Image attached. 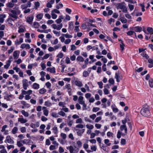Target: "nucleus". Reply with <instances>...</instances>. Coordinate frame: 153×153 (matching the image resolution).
I'll use <instances>...</instances> for the list:
<instances>
[{
	"mask_svg": "<svg viewBox=\"0 0 153 153\" xmlns=\"http://www.w3.org/2000/svg\"><path fill=\"white\" fill-rule=\"evenodd\" d=\"M11 13L9 15L11 17L17 19L18 18L17 15L21 13V11L19 9V8L18 6L15 7L13 9L10 10Z\"/></svg>",
	"mask_w": 153,
	"mask_h": 153,
	"instance_id": "1",
	"label": "nucleus"
},
{
	"mask_svg": "<svg viewBox=\"0 0 153 153\" xmlns=\"http://www.w3.org/2000/svg\"><path fill=\"white\" fill-rule=\"evenodd\" d=\"M140 112L142 115L148 117L150 115V108L147 105H145L141 109Z\"/></svg>",
	"mask_w": 153,
	"mask_h": 153,
	"instance_id": "2",
	"label": "nucleus"
},
{
	"mask_svg": "<svg viewBox=\"0 0 153 153\" xmlns=\"http://www.w3.org/2000/svg\"><path fill=\"white\" fill-rule=\"evenodd\" d=\"M66 148L68 150H69L70 153H77L79 151L78 148L75 149L72 146L67 147Z\"/></svg>",
	"mask_w": 153,
	"mask_h": 153,
	"instance_id": "3",
	"label": "nucleus"
},
{
	"mask_svg": "<svg viewBox=\"0 0 153 153\" xmlns=\"http://www.w3.org/2000/svg\"><path fill=\"white\" fill-rule=\"evenodd\" d=\"M130 29L133 30L134 32H140L142 30V27L138 26L131 27H130Z\"/></svg>",
	"mask_w": 153,
	"mask_h": 153,
	"instance_id": "4",
	"label": "nucleus"
},
{
	"mask_svg": "<svg viewBox=\"0 0 153 153\" xmlns=\"http://www.w3.org/2000/svg\"><path fill=\"white\" fill-rule=\"evenodd\" d=\"M63 25L61 23L59 25H56V24H53L51 25L52 27L54 29H56L57 30H60L62 27Z\"/></svg>",
	"mask_w": 153,
	"mask_h": 153,
	"instance_id": "5",
	"label": "nucleus"
},
{
	"mask_svg": "<svg viewBox=\"0 0 153 153\" xmlns=\"http://www.w3.org/2000/svg\"><path fill=\"white\" fill-rule=\"evenodd\" d=\"M5 142L10 144H13L14 143V141L11 138L10 136L9 135H8L6 137Z\"/></svg>",
	"mask_w": 153,
	"mask_h": 153,
	"instance_id": "6",
	"label": "nucleus"
},
{
	"mask_svg": "<svg viewBox=\"0 0 153 153\" xmlns=\"http://www.w3.org/2000/svg\"><path fill=\"white\" fill-rule=\"evenodd\" d=\"M23 87V88L26 90L28 86V81L27 79H24L22 81Z\"/></svg>",
	"mask_w": 153,
	"mask_h": 153,
	"instance_id": "7",
	"label": "nucleus"
},
{
	"mask_svg": "<svg viewBox=\"0 0 153 153\" xmlns=\"http://www.w3.org/2000/svg\"><path fill=\"white\" fill-rule=\"evenodd\" d=\"M65 88L67 89V91L70 96L72 95L71 89V85L69 84H68L65 86Z\"/></svg>",
	"mask_w": 153,
	"mask_h": 153,
	"instance_id": "8",
	"label": "nucleus"
},
{
	"mask_svg": "<svg viewBox=\"0 0 153 153\" xmlns=\"http://www.w3.org/2000/svg\"><path fill=\"white\" fill-rule=\"evenodd\" d=\"M20 51H15L13 54L14 59H17L19 58Z\"/></svg>",
	"mask_w": 153,
	"mask_h": 153,
	"instance_id": "9",
	"label": "nucleus"
},
{
	"mask_svg": "<svg viewBox=\"0 0 153 153\" xmlns=\"http://www.w3.org/2000/svg\"><path fill=\"white\" fill-rule=\"evenodd\" d=\"M76 131H77V135L79 136H81L83 133L84 132L85 129H82L81 130H79L78 129H76Z\"/></svg>",
	"mask_w": 153,
	"mask_h": 153,
	"instance_id": "10",
	"label": "nucleus"
},
{
	"mask_svg": "<svg viewBox=\"0 0 153 153\" xmlns=\"http://www.w3.org/2000/svg\"><path fill=\"white\" fill-rule=\"evenodd\" d=\"M120 129L121 131H123L124 129L126 133L127 132V129L126 125H121L120 126Z\"/></svg>",
	"mask_w": 153,
	"mask_h": 153,
	"instance_id": "11",
	"label": "nucleus"
},
{
	"mask_svg": "<svg viewBox=\"0 0 153 153\" xmlns=\"http://www.w3.org/2000/svg\"><path fill=\"white\" fill-rule=\"evenodd\" d=\"M111 107L113 112L114 113H117L118 111V110L117 108H116V105L114 104L112 105Z\"/></svg>",
	"mask_w": 153,
	"mask_h": 153,
	"instance_id": "12",
	"label": "nucleus"
},
{
	"mask_svg": "<svg viewBox=\"0 0 153 153\" xmlns=\"http://www.w3.org/2000/svg\"><path fill=\"white\" fill-rule=\"evenodd\" d=\"M75 84L76 86L81 87L83 86V84L82 82L79 80H76L75 82Z\"/></svg>",
	"mask_w": 153,
	"mask_h": 153,
	"instance_id": "13",
	"label": "nucleus"
},
{
	"mask_svg": "<svg viewBox=\"0 0 153 153\" xmlns=\"http://www.w3.org/2000/svg\"><path fill=\"white\" fill-rule=\"evenodd\" d=\"M23 39L22 38H19V41L17 39L15 41V44L16 45H19L23 42Z\"/></svg>",
	"mask_w": 153,
	"mask_h": 153,
	"instance_id": "14",
	"label": "nucleus"
},
{
	"mask_svg": "<svg viewBox=\"0 0 153 153\" xmlns=\"http://www.w3.org/2000/svg\"><path fill=\"white\" fill-rule=\"evenodd\" d=\"M148 62L150 64L148 66L149 68H152L153 67V59H149L148 60Z\"/></svg>",
	"mask_w": 153,
	"mask_h": 153,
	"instance_id": "15",
	"label": "nucleus"
},
{
	"mask_svg": "<svg viewBox=\"0 0 153 153\" xmlns=\"http://www.w3.org/2000/svg\"><path fill=\"white\" fill-rule=\"evenodd\" d=\"M83 97L82 96H80L78 98V101L79 104L81 105L85 102V101L83 100Z\"/></svg>",
	"mask_w": 153,
	"mask_h": 153,
	"instance_id": "16",
	"label": "nucleus"
},
{
	"mask_svg": "<svg viewBox=\"0 0 153 153\" xmlns=\"http://www.w3.org/2000/svg\"><path fill=\"white\" fill-rule=\"evenodd\" d=\"M40 88V85L39 84L34 83L33 85V88L35 89H38Z\"/></svg>",
	"mask_w": 153,
	"mask_h": 153,
	"instance_id": "17",
	"label": "nucleus"
},
{
	"mask_svg": "<svg viewBox=\"0 0 153 153\" xmlns=\"http://www.w3.org/2000/svg\"><path fill=\"white\" fill-rule=\"evenodd\" d=\"M18 121L19 122H20L21 123H26L27 120L24 119L23 118H18Z\"/></svg>",
	"mask_w": 153,
	"mask_h": 153,
	"instance_id": "18",
	"label": "nucleus"
},
{
	"mask_svg": "<svg viewBox=\"0 0 153 153\" xmlns=\"http://www.w3.org/2000/svg\"><path fill=\"white\" fill-rule=\"evenodd\" d=\"M116 6L117 9L120 8L121 9L123 8V7H124V5L121 3H118L117 4Z\"/></svg>",
	"mask_w": 153,
	"mask_h": 153,
	"instance_id": "19",
	"label": "nucleus"
},
{
	"mask_svg": "<svg viewBox=\"0 0 153 153\" xmlns=\"http://www.w3.org/2000/svg\"><path fill=\"white\" fill-rule=\"evenodd\" d=\"M73 28L74 25L73 22H69V23L68 30L69 29L70 30H72Z\"/></svg>",
	"mask_w": 153,
	"mask_h": 153,
	"instance_id": "20",
	"label": "nucleus"
},
{
	"mask_svg": "<svg viewBox=\"0 0 153 153\" xmlns=\"http://www.w3.org/2000/svg\"><path fill=\"white\" fill-rule=\"evenodd\" d=\"M114 77L116 79L117 82H119L120 81V80L119 79V78H120L119 73H116Z\"/></svg>",
	"mask_w": 153,
	"mask_h": 153,
	"instance_id": "21",
	"label": "nucleus"
},
{
	"mask_svg": "<svg viewBox=\"0 0 153 153\" xmlns=\"http://www.w3.org/2000/svg\"><path fill=\"white\" fill-rule=\"evenodd\" d=\"M31 141L30 140L24 139L22 141V143L24 144H28L31 143Z\"/></svg>",
	"mask_w": 153,
	"mask_h": 153,
	"instance_id": "22",
	"label": "nucleus"
},
{
	"mask_svg": "<svg viewBox=\"0 0 153 153\" xmlns=\"http://www.w3.org/2000/svg\"><path fill=\"white\" fill-rule=\"evenodd\" d=\"M147 30L148 32V33L147 34H150L151 35H152V34L153 33V29L151 27H148Z\"/></svg>",
	"mask_w": 153,
	"mask_h": 153,
	"instance_id": "23",
	"label": "nucleus"
},
{
	"mask_svg": "<svg viewBox=\"0 0 153 153\" xmlns=\"http://www.w3.org/2000/svg\"><path fill=\"white\" fill-rule=\"evenodd\" d=\"M6 17L5 15L0 14V22L2 23L4 21V19Z\"/></svg>",
	"mask_w": 153,
	"mask_h": 153,
	"instance_id": "24",
	"label": "nucleus"
},
{
	"mask_svg": "<svg viewBox=\"0 0 153 153\" xmlns=\"http://www.w3.org/2000/svg\"><path fill=\"white\" fill-rule=\"evenodd\" d=\"M47 91L44 88L40 89L39 90V94H45Z\"/></svg>",
	"mask_w": 153,
	"mask_h": 153,
	"instance_id": "25",
	"label": "nucleus"
},
{
	"mask_svg": "<svg viewBox=\"0 0 153 153\" xmlns=\"http://www.w3.org/2000/svg\"><path fill=\"white\" fill-rule=\"evenodd\" d=\"M21 113L22 114H23L24 116L25 117H27L29 116L28 113L25 111L24 110H22L21 111Z\"/></svg>",
	"mask_w": 153,
	"mask_h": 153,
	"instance_id": "26",
	"label": "nucleus"
},
{
	"mask_svg": "<svg viewBox=\"0 0 153 153\" xmlns=\"http://www.w3.org/2000/svg\"><path fill=\"white\" fill-rule=\"evenodd\" d=\"M18 131V128L16 127H15L13 128L11 131V132L13 134H16Z\"/></svg>",
	"mask_w": 153,
	"mask_h": 153,
	"instance_id": "27",
	"label": "nucleus"
},
{
	"mask_svg": "<svg viewBox=\"0 0 153 153\" xmlns=\"http://www.w3.org/2000/svg\"><path fill=\"white\" fill-rule=\"evenodd\" d=\"M7 7H9L12 8L13 7L14 4L12 2L8 3L7 4Z\"/></svg>",
	"mask_w": 153,
	"mask_h": 153,
	"instance_id": "28",
	"label": "nucleus"
},
{
	"mask_svg": "<svg viewBox=\"0 0 153 153\" xmlns=\"http://www.w3.org/2000/svg\"><path fill=\"white\" fill-rule=\"evenodd\" d=\"M89 73L87 71H84L83 73V76L84 77H87L89 76Z\"/></svg>",
	"mask_w": 153,
	"mask_h": 153,
	"instance_id": "29",
	"label": "nucleus"
},
{
	"mask_svg": "<svg viewBox=\"0 0 153 153\" xmlns=\"http://www.w3.org/2000/svg\"><path fill=\"white\" fill-rule=\"evenodd\" d=\"M62 35L64 36L66 38H71L72 37V36L71 35H69L68 33L67 34H62Z\"/></svg>",
	"mask_w": 153,
	"mask_h": 153,
	"instance_id": "30",
	"label": "nucleus"
},
{
	"mask_svg": "<svg viewBox=\"0 0 153 153\" xmlns=\"http://www.w3.org/2000/svg\"><path fill=\"white\" fill-rule=\"evenodd\" d=\"M76 60L78 61L82 62L84 61V59L82 56H79L77 57Z\"/></svg>",
	"mask_w": 153,
	"mask_h": 153,
	"instance_id": "31",
	"label": "nucleus"
},
{
	"mask_svg": "<svg viewBox=\"0 0 153 153\" xmlns=\"http://www.w3.org/2000/svg\"><path fill=\"white\" fill-rule=\"evenodd\" d=\"M63 7V5L61 2H59L57 4L56 6V8L57 9H59L60 8H62Z\"/></svg>",
	"mask_w": 153,
	"mask_h": 153,
	"instance_id": "32",
	"label": "nucleus"
},
{
	"mask_svg": "<svg viewBox=\"0 0 153 153\" xmlns=\"http://www.w3.org/2000/svg\"><path fill=\"white\" fill-rule=\"evenodd\" d=\"M109 140L108 139H105L104 140L105 143L108 146H109L111 144V143H109Z\"/></svg>",
	"mask_w": 153,
	"mask_h": 153,
	"instance_id": "33",
	"label": "nucleus"
},
{
	"mask_svg": "<svg viewBox=\"0 0 153 153\" xmlns=\"http://www.w3.org/2000/svg\"><path fill=\"white\" fill-rule=\"evenodd\" d=\"M149 86L151 88L153 87V79H150L149 80Z\"/></svg>",
	"mask_w": 153,
	"mask_h": 153,
	"instance_id": "34",
	"label": "nucleus"
},
{
	"mask_svg": "<svg viewBox=\"0 0 153 153\" xmlns=\"http://www.w3.org/2000/svg\"><path fill=\"white\" fill-rule=\"evenodd\" d=\"M34 5L35 6V8L37 9L40 6V3L38 1H36L34 2Z\"/></svg>",
	"mask_w": 153,
	"mask_h": 153,
	"instance_id": "35",
	"label": "nucleus"
},
{
	"mask_svg": "<svg viewBox=\"0 0 153 153\" xmlns=\"http://www.w3.org/2000/svg\"><path fill=\"white\" fill-rule=\"evenodd\" d=\"M53 33L56 35L57 36H59L60 34V31H57L56 30H53Z\"/></svg>",
	"mask_w": 153,
	"mask_h": 153,
	"instance_id": "36",
	"label": "nucleus"
},
{
	"mask_svg": "<svg viewBox=\"0 0 153 153\" xmlns=\"http://www.w3.org/2000/svg\"><path fill=\"white\" fill-rule=\"evenodd\" d=\"M71 19L70 16L68 15H66L65 19H64V22H66L67 21H69Z\"/></svg>",
	"mask_w": 153,
	"mask_h": 153,
	"instance_id": "37",
	"label": "nucleus"
},
{
	"mask_svg": "<svg viewBox=\"0 0 153 153\" xmlns=\"http://www.w3.org/2000/svg\"><path fill=\"white\" fill-rule=\"evenodd\" d=\"M6 64L4 65V68L5 69H7L9 68V67L10 66V62H6Z\"/></svg>",
	"mask_w": 153,
	"mask_h": 153,
	"instance_id": "38",
	"label": "nucleus"
},
{
	"mask_svg": "<svg viewBox=\"0 0 153 153\" xmlns=\"http://www.w3.org/2000/svg\"><path fill=\"white\" fill-rule=\"evenodd\" d=\"M33 18L32 17H28L27 18V22L30 23L32 22Z\"/></svg>",
	"mask_w": 153,
	"mask_h": 153,
	"instance_id": "39",
	"label": "nucleus"
},
{
	"mask_svg": "<svg viewBox=\"0 0 153 153\" xmlns=\"http://www.w3.org/2000/svg\"><path fill=\"white\" fill-rule=\"evenodd\" d=\"M53 132L55 134H57L58 133V129L57 128L56 126L54 127L53 128Z\"/></svg>",
	"mask_w": 153,
	"mask_h": 153,
	"instance_id": "40",
	"label": "nucleus"
},
{
	"mask_svg": "<svg viewBox=\"0 0 153 153\" xmlns=\"http://www.w3.org/2000/svg\"><path fill=\"white\" fill-rule=\"evenodd\" d=\"M43 14L42 13H39L36 16V18L37 19L40 20L43 17Z\"/></svg>",
	"mask_w": 153,
	"mask_h": 153,
	"instance_id": "41",
	"label": "nucleus"
},
{
	"mask_svg": "<svg viewBox=\"0 0 153 153\" xmlns=\"http://www.w3.org/2000/svg\"><path fill=\"white\" fill-rule=\"evenodd\" d=\"M39 23L36 22H34L33 26L35 28H38L39 27Z\"/></svg>",
	"mask_w": 153,
	"mask_h": 153,
	"instance_id": "42",
	"label": "nucleus"
},
{
	"mask_svg": "<svg viewBox=\"0 0 153 153\" xmlns=\"http://www.w3.org/2000/svg\"><path fill=\"white\" fill-rule=\"evenodd\" d=\"M51 15L52 18L53 19H56L57 17V15L53 12H51Z\"/></svg>",
	"mask_w": 153,
	"mask_h": 153,
	"instance_id": "43",
	"label": "nucleus"
},
{
	"mask_svg": "<svg viewBox=\"0 0 153 153\" xmlns=\"http://www.w3.org/2000/svg\"><path fill=\"white\" fill-rule=\"evenodd\" d=\"M120 46L121 50L123 51L124 49V47L125 46V45L123 43V41H121V43L120 44Z\"/></svg>",
	"mask_w": 153,
	"mask_h": 153,
	"instance_id": "44",
	"label": "nucleus"
},
{
	"mask_svg": "<svg viewBox=\"0 0 153 153\" xmlns=\"http://www.w3.org/2000/svg\"><path fill=\"white\" fill-rule=\"evenodd\" d=\"M120 20L121 22L123 23H125L127 22V19L124 18L122 17L120 18Z\"/></svg>",
	"mask_w": 153,
	"mask_h": 153,
	"instance_id": "45",
	"label": "nucleus"
},
{
	"mask_svg": "<svg viewBox=\"0 0 153 153\" xmlns=\"http://www.w3.org/2000/svg\"><path fill=\"white\" fill-rule=\"evenodd\" d=\"M71 42V40L70 39H66L64 41V43L65 44L67 45L69 44Z\"/></svg>",
	"mask_w": 153,
	"mask_h": 153,
	"instance_id": "46",
	"label": "nucleus"
},
{
	"mask_svg": "<svg viewBox=\"0 0 153 153\" xmlns=\"http://www.w3.org/2000/svg\"><path fill=\"white\" fill-rule=\"evenodd\" d=\"M141 55L143 57L145 58L146 59H148L149 58V56L146 53H142L141 54Z\"/></svg>",
	"mask_w": 153,
	"mask_h": 153,
	"instance_id": "47",
	"label": "nucleus"
},
{
	"mask_svg": "<svg viewBox=\"0 0 153 153\" xmlns=\"http://www.w3.org/2000/svg\"><path fill=\"white\" fill-rule=\"evenodd\" d=\"M97 84L99 85L100 88H103V84L102 81L98 82Z\"/></svg>",
	"mask_w": 153,
	"mask_h": 153,
	"instance_id": "48",
	"label": "nucleus"
},
{
	"mask_svg": "<svg viewBox=\"0 0 153 153\" xmlns=\"http://www.w3.org/2000/svg\"><path fill=\"white\" fill-rule=\"evenodd\" d=\"M63 54L62 52H60L57 56V57L59 58H62L63 56Z\"/></svg>",
	"mask_w": 153,
	"mask_h": 153,
	"instance_id": "49",
	"label": "nucleus"
},
{
	"mask_svg": "<svg viewBox=\"0 0 153 153\" xmlns=\"http://www.w3.org/2000/svg\"><path fill=\"white\" fill-rule=\"evenodd\" d=\"M84 127V126H83L82 124H79L77 125H76V128H83Z\"/></svg>",
	"mask_w": 153,
	"mask_h": 153,
	"instance_id": "50",
	"label": "nucleus"
},
{
	"mask_svg": "<svg viewBox=\"0 0 153 153\" xmlns=\"http://www.w3.org/2000/svg\"><path fill=\"white\" fill-rule=\"evenodd\" d=\"M61 137L64 139H65L67 137V135L66 134L62 133L60 134Z\"/></svg>",
	"mask_w": 153,
	"mask_h": 153,
	"instance_id": "51",
	"label": "nucleus"
},
{
	"mask_svg": "<svg viewBox=\"0 0 153 153\" xmlns=\"http://www.w3.org/2000/svg\"><path fill=\"white\" fill-rule=\"evenodd\" d=\"M82 122V120L81 118H79L76 120V123H81Z\"/></svg>",
	"mask_w": 153,
	"mask_h": 153,
	"instance_id": "52",
	"label": "nucleus"
},
{
	"mask_svg": "<svg viewBox=\"0 0 153 153\" xmlns=\"http://www.w3.org/2000/svg\"><path fill=\"white\" fill-rule=\"evenodd\" d=\"M25 31L24 29L22 27H19V30H18V32L19 33H21L24 32Z\"/></svg>",
	"mask_w": 153,
	"mask_h": 153,
	"instance_id": "53",
	"label": "nucleus"
},
{
	"mask_svg": "<svg viewBox=\"0 0 153 153\" xmlns=\"http://www.w3.org/2000/svg\"><path fill=\"white\" fill-rule=\"evenodd\" d=\"M86 126L87 128L90 129H92L94 128V126L92 125L89 126L88 124H87L86 125Z\"/></svg>",
	"mask_w": 153,
	"mask_h": 153,
	"instance_id": "54",
	"label": "nucleus"
},
{
	"mask_svg": "<svg viewBox=\"0 0 153 153\" xmlns=\"http://www.w3.org/2000/svg\"><path fill=\"white\" fill-rule=\"evenodd\" d=\"M14 49V47L13 46H11L10 47V49L8 51V52L9 53H12Z\"/></svg>",
	"mask_w": 153,
	"mask_h": 153,
	"instance_id": "55",
	"label": "nucleus"
},
{
	"mask_svg": "<svg viewBox=\"0 0 153 153\" xmlns=\"http://www.w3.org/2000/svg\"><path fill=\"white\" fill-rule=\"evenodd\" d=\"M134 33V32L133 30H130L127 33V34L128 35L130 36L132 35Z\"/></svg>",
	"mask_w": 153,
	"mask_h": 153,
	"instance_id": "56",
	"label": "nucleus"
},
{
	"mask_svg": "<svg viewBox=\"0 0 153 153\" xmlns=\"http://www.w3.org/2000/svg\"><path fill=\"white\" fill-rule=\"evenodd\" d=\"M44 114L47 116L48 115L49 111L47 110H44L43 111Z\"/></svg>",
	"mask_w": 153,
	"mask_h": 153,
	"instance_id": "57",
	"label": "nucleus"
},
{
	"mask_svg": "<svg viewBox=\"0 0 153 153\" xmlns=\"http://www.w3.org/2000/svg\"><path fill=\"white\" fill-rule=\"evenodd\" d=\"M101 148L105 151H107L108 150V148L105 145H102Z\"/></svg>",
	"mask_w": 153,
	"mask_h": 153,
	"instance_id": "58",
	"label": "nucleus"
},
{
	"mask_svg": "<svg viewBox=\"0 0 153 153\" xmlns=\"http://www.w3.org/2000/svg\"><path fill=\"white\" fill-rule=\"evenodd\" d=\"M58 114H59L62 117L65 116L66 114L65 112L62 111L59 112Z\"/></svg>",
	"mask_w": 153,
	"mask_h": 153,
	"instance_id": "59",
	"label": "nucleus"
},
{
	"mask_svg": "<svg viewBox=\"0 0 153 153\" xmlns=\"http://www.w3.org/2000/svg\"><path fill=\"white\" fill-rule=\"evenodd\" d=\"M51 12H53L54 13H55L57 14H59L60 13L59 11L58 10V9H53L51 11Z\"/></svg>",
	"mask_w": 153,
	"mask_h": 153,
	"instance_id": "60",
	"label": "nucleus"
},
{
	"mask_svg": "<svg viewBox=\"0 0 153 153\" xmlns=\"http://www.w3.org/2000/svg\"><path fill=\"white\" fill-rule=\"evenodd\" d=\"M107 135L108 137H113L114 134L112 133L110 131L107 132Z\"/></svg>",
	"mask_w": 153,
	"mask_h": 153,
	"instance_id": "61",
	"label": "nucleus"
},
{
	"mask_svg": "<svg viewBox=\"0 0 153 153\" xmlns=\"http://www.w3.org/2000/svg\"><path fill=\"white\" fill-rule=\"evenodd\" d=\"M102 119L101 117H97L95 120V121L96 123H98Z\"/></svg>",
	"mask_w": 153,
	"mask_h": 153,
	"instance_id": "62",
	"label": "nucleus"
},
{
	"mask_svg": "<svg viewBox=\"0 0 153 153\" xmlns=\"http://www.w3.org/2000/svg\"><path fill=\"white\" fill-rule=\"evenodd\" d=\"M108 82L109 83H110L111 84H114V80L112 78L109 79L108 80Z\"/></svg>",
	"mask_w": 153,
	"mask_h": 153,
	"instance_id": "63",
	"label": "nucleus"
},
{
	"mask_svg": "<svg viewBox=\"0 0 153 153\" xmlns=\"http://www.w3.org/2000/svg\"><path fill=\"white\" fill-rule=\"evenodd\" d=\"M100 108L98 107H94L93 108L92 111L94 112H96L98 111Z\"/></svg>",
	"mask_w": 153,
	"mask_h": 153,
	"instance_id": "64",
	"label": "nucleus"
}]
</instances>
